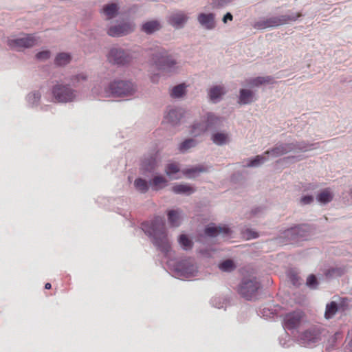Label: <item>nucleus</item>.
<instances>
[{
  "instance_id": "nucleus-43",
  "label": "nucleus",
  "mask_w": 352,
  "mask_h": 352,
  "mask_svg": "<svg viewBox=\"0 0 352 352\" xmlns=\"http://www.w3.org/2000/svg\"><path fill=\"white\" fill-rule=\"evenodd\" d=\"M51 52L49 50H43L36 54V58L40 61H45L50 58Z\"/></svg>"
},
{
  "instance_id": "nucleus-4",
  "label": "nucleus",
  "mask_w": 352,
  "mask_h": 352,
  "mask_svg": "<svg viewBox=\"0 0 352 352\" xmlns=\"http://www.w3.org/2000/svg\"><path fill=\"white\" fill-rule=\"evenodd\" d=\"M140 52L139 48L124 49L116 45L112 47L107 55V60L117 67L129 65L134 58H138Z\"/></svg>"
},
{
  "instance_id": "nucleus-27",
  "label": "nucleus",
  "mask_w": 352,
  "mask_h": 352,
  "mask_svg": "<svg viewBox=\"0 0 352 352\" xmlns=\"http://www.w3.org/2000/svg\"><path fill=\"white\" fill-rule=\"evenodd\" d=\"M72 60V56L67 52H60L56 54L54 63L56 67H65Z\"/></svg>"
},
{
  "instance_id": "nucleus-31",
  "label": "nucleus",
  "mask_w": 352,
  "mask_h": 352,
  "mask_svg": "<svg viewBox=\"0 0 352 352\" xmlns=\"http://www.w3.org/2000/svg\"><path fill=\"white\" fill-rule=\"evenodd\" d=\"M173 192L178 195H190L195 192V189L188 184H177L173 188Z\"/></svg>"
},
{
  "instance_id": "nucleus-55",
  "label": "nucleus",
  "mask_w": 352,
  "mask_h": 352,
  "mask_svg": "<svg viewBox=\"0 0 352 352\" xmlns=\"http://www.w3.org/2000/svg\"><path fill=\"white\" fill-rule=\"evenodd\" d=\"M48 107L47 105H44V106H41L40 109L42 111H45L47 109V108Z\"/></svg>"
},
{
  "instance_id": "nucleus-11",
  "label": "nucleus",
  "mask_w": 352,
  "mask_h": 352,
  "mask_svg": "<svg viewBox=\"0 0 352 352\" xmlns=\"http://www.w3.org/2000/svg\"><path fill=\"white\" fill-rule=\"evenodd\" d=\"M208 131L211 133L222 129L224 126L225 120L213 113H208L204 118Z\"/></svg>"
},
{
  "instance_id": "nucleus-23",
  "label": "nucleus",
  "mask_w": 352,
  "mask_h": 352,
  "mask_svg": "<svg viewBox=\"0 0 352 352\" xmlns=\"http://www.w3.org/2000/svg\"><path fill=\"white\" fill-rule=\"evenodd\" d=\"M224 87L221 85H215L208 90V96L210 100L214 102H218L221 96L225 94Z\"/></svg>"
},
{
  "instance_id": "nucleus-9",
  "label": "nucleus",
  "mask_w": 352,
  "mask_h": 352,
  "mask_svg": "<svg viewBox=\"0 0 352 352\" xmlns=\"http://www.w3.org/2000/svg\"><path fill=\"white\" fill-rule=\"evenodd\" d=\"M135 25L131 21H122L107 28V34L111 37H122L135 30Z\"/></svg>"
},
{
  "instance_id": "nucleus-37",
  "label": "nucleus",
  "mask_w": 352,
  "mask_h": 352,
  "mask_svg": "<svg viewBox=\"0 0 352 352\" xmlns=\"http://www.w3.org/2000/svg\"><path fill=\"white\" fill-rule=\"evenodd\" d=\"M339 309V305L335 302L331 301L330 303H328L326 305V309L324 312V316L327 319H330L333 318L336 312Z\"/></svg>"
},
{
  "instance_id": "nucleus-22",
  "label": "nucleus",
  "mask_w": 352,
  "mask_h": 352,
  "mask_svg": "<svg viewBox=\"0 0 352 352\" xmlns=\"http://www.w3.org/2000/svg\"><path fill=\"white\" fill-rule=\"evenodd\" d=\"M162 25L157 20H151L142 23L141 26V31L146 34H152L154 32L160 30Z\"/></svg>"
},
{
  "instance_id": "nucleus-5",
  "label": "nucleus",
  "mask_w": 352,
  "mask_h": 352,
  "mask_svg": "<svg viewBox=\"0 0 352 352\" xmlns=\"http://www.w3.org/2000/svg\"><path fill=\"white\" fill-rule=\"evenodd\" d=\"M314 146L315 144H308L303 141L278 143L273 148L265 151L264 155H271L272 157H278L289 153L297 154L298 153L311 151L316 148Z\"/></svg>"
},
{
  "instance_id": "nucleus-10",
  "label": "nucleus",
  "mask_w": 352,
  "mask_h": 352,
  "mask_svg": "<svg viewBox=\"0 0 352 352\" xmlns=\"http://www.w3.org/2000/svg\"><path fill=\"white\" fill-rule=\"evenodd\" d=\"M7 43L12 49L30 48L37 43L36 37L32 34H23L19 37H12L8 39Z\"/></svg>"
},
{
  "instance_id": "nucleus-29",
  "label": "nucleus",
  "mask_w": 352,
  "mask_h": 352,
  "mask_svg": "<svg viewBox=\"0 0 352 352\" xmlns=\"http://www.w3.org/2000/svg\"><path fill=\"white\" fill-rule=\"evenodd\" d=\"M149 184L153 190H159L166 186L167 180L162 175H156L149 181Z\"/></svg>"
},
{
  "instance_id": "nucleus-26",
  "label": "nucleus",
  "mask_w": 352,
  "mask_h": 352,
  "mask_svg": "<svg viewBox=\"0 0 352 352\" xmlns=\"http://www.w3.org/2000/svg\"><path fill=\"white\" fill-rule=\"evenodd\" d=\"M272 80L271 76H258L246 80V83L250 87H258L263 84L271 83Z\"/></svg>"
},
{
  "instance_id": "nucleus-21",
  "label": "nucleus",
  "mask_w": 352,
  "mask_h": 352,
  "mask_svg": "<svg viewBox=\"0 0 352 352\" xmlns=\"http://www.w3.org/2000/svg\"><path fill=\"white\" fill-rule=\"evenodd\" d=\"M184 114V110L182 108H170L166 116V119L172 125H177Z\"/></svg>"
},
{
  "instance_id": "nucleus-36",
  "label": "nucleus",
  "mask_w": 352,
  "mask_h": 352,
  "mask_svg": "<svg viewBox=\"0 0 352 352\" xmlns=\"http://www.w3.org/2000/svg\"><path fill=\"white\" fill-rule=\"evenodd\" d=\"M197 141L193 138H188L183 141L178 146L180 153H185L189 149L195 147L197 145Z\"/></svg>"
},
{
  "instance_id": "nucleus-1",
  "label": "nucleus",
  "mask_w": 352,
  "mask_h": 352,
  "mask_svg": "<svg viewBox=\"0 0 352 352\" xmlns=\"http://www.w3.org/2000/svg\"><path fill=\"white\" fill-rule=\"evenodd\" d=\"M141 229L167 259V268L174 277L184 280L197 276V267L193 259L188 258L177 260L174 258L163 217H155L151 221L143 222Z\"/></svg>"
},
{
  "instance_id": "nucleus-34",
  "label": "nucleus",
  "mask_w": 352,
  "mask_h": 352,
  "mask_svg": "<svg viewBox=\"0 0 352 352\" xmlns=\"http://www.w3.org/2000/svg\"><path fill=\"white\" fill-rule=\"evenodd\" d=\"M267 160L268 159L264 155H258L254 158L247 159L246 164L244 165V166L258 167Z\"/></svg>"
},
{
  "instance_id": "nucleus-16",
  "label": "nucleus",
  "mask_w": 352,
  "mask_h": 352,
  "mask_svg": "<svg viewBox=\"0 0 352 352\" xmlns=\"http://www.w3.org/2000/svg\"><path fill=\"white\" fill-rule=\"evenodd\" d=\"M211 141L217 146H223L231 141V134L228 130L221 129L211 133Z\"/></svg>"
},
{
  "instance_id": "nucleus-50",
  "label": "nucleus",
  "mask_w": 352,
  "mask_h": 352,
  "mask_svg": "<svg viewBox=\"0 0 352 352\" xmlns=\"http://www.w3.org/2000/svg\"><path fill=\"white\" fill-rule=\"evenodd\" d=\"M233 20V16L230 12H227L222 19L223 23H227L228 21H231Z\"/></svg>"
},
{
  "instance_id": "nucleus-54",
  "label": "nucleus",
  "mask_w": 352,
  "mask_h": 352,
  "mask_svg": "<svg viewBox=\"0 0 352 352\" xmlns=\"http://www.w3.org/2000/svg\"><path fill=\"white\" fill-rule=\"evenodd\" d=\"M52 287V285L49 283H47L45 285V288L46 289H50V288Z\"/></svg>"
},
{
  "instance_id": "nucleus-14",
  "label": "nucleus",
  "mask_w": 352,
  "mask_h": 352,
  "mask_svg": "<svg viewBox=\"0 0 352 352\" xmlns=\"http://www.w3.org/2000/svg\"><path fill=\"white\" fill-rule=\"evenodd\" d=\"M189 17L183 11H176L170 14L168 17V23L176 29H182L187 23Z\"/></svg>"
},
{
  "instance_id": "nucleus-8",
  "label": "nucleus",
  "mask_w": 352,
  "mask_h": 352,
  "mask_svg": "<svg viewBox=\"0 0 352 352\" xmlns=\"http://www.w3.org/2000/svg\"><path fill=\"white\" fill-rule=\"evenodd\" d=\"M260 287L259 283L255 278H244L238 287L239 294L248 300H254Z\"/></svg>"
},
{
  "instance_id": "nucleus-25",
  "label": "nucleus",
  "mask_w": 352,
  "mask_h": 352,
  "mask_svg": "<svg viewBox=\"0 0 352 352\" xmlns=\"http://www.w3.org/2000/svg\"><path fill=\"white\" fill-rule=\"evenodd\" d=\"M119 7L118 4L111 3L106 4L102 8V13L105 16L106 20H110L116 17L118 13Z\"/></svg>"
},
{
  "instance_id": "nucleus-18",
  "label": "nucleus",
  "mask_w": 352,
  "mask_h": 352,
  "mask_svg": "<svg viewBox=\"0 0 352 352\" xmlns=\"http://www.w3.org/2000/svg\"><path fill=\"white\" fill-rule=\"evenodd\" d=\"M42 91L40 89H34L30 91L25 97L27 107L38 109L41 105Z\"/></svg>"
},
{
  "instance_id": "nucleus-3",
  "label": "nucleus",
  "mask_w": 352,
  "mask_h": 352,
  "mask_svg": "<svg viewBox=\"0 0 352 352\" xmlns=\"http://www.w3.org/2000/svg\"><path fill=\"white\" fill-rule=\"evenodd\" d=\"M145 52L160 70L170 72L174 69L175 60L160 45L151 44L145 49Z\"/></svg>"
},
{
  "instance_id": "nucleus-12",
  "label": "nucleus",
  "mask_w": 352,
  "mask_h": 352,
  "mask_svg": "<svg viewBox=\"0 0 352 352\" xmlns=\"http://www.w3.org/2000/svg\"><path fill=\"white\" fill-rule=\"evenodd\" d=\"M302 312L300 311H296L287 314L284 318L283 327L285 330H289L293 331L300 324L302 318Z\"/></svg>"
},
{
  "instance_id": "nucleus-39",
  "label": "nucleus",
  "mask_w": 352,
  "mask_h": 352,
  "mask_svg": "<svg viewBox=\"0 0 352 352\" xmlns=\"http://www.w3.org/2000/svg\"><path fill=\"white\" fill-rule=\"evenodd\" d=\"M219 269L223 272H230L236 267L234 262L230 259H227L219 263Z\"/></svg>"
},
{
  "instance_id": "nucleus-7",
  "label": "nucleus",
  "mask_w": 352,
  "mask_h": 352,
  "mask_svg": "<svg viewBox=\"0 0 352 352\" xmlns=\"http://www.w3.org/2000/svg\"><path fill=\"white\" fill-rule=\"evenodd\" d=\"M322 330L320 327H312L301 333L298 343L304 347H314L321 341Z\"/></svg>"
},
{
  "instance_id": "nucleus-45",
  "label": "nucleus",
  "mask_w": 352,
  "mask_h": 352,
  "mask_svg": "<svg viewBox=\"0 0 352 352\" xmlns=\"http://www.w3.org/2000/svg\"><path fill=\"white\" fill-rule=\"evenodd\" d=\"M210 303L212 306L217 307L218 309H221L224 307L225 302L220 297H214L211 299Z\"/></svg>"
},
{
  "instance_id": "nucleus-44",
  "label": "nucleus",
  "mask_w": 352,
  "mask_h": 352,
  "mask_svg": "<svg viewBox=\"0 0 352 352\" xmlns=\"http://www.w3.org/2000/svg\"><path fill=\"white\" fill-rule=\"evenodd\" d=\"M306 285L311 289H316L318 285V280L316 276L310 274L307 278Z\"/></svg>"
},
{
  "instance_id": "nucleus-20",
  "label": "nucleus",
  "mask_w": 352,
  "mask_h": 352,
  "mask_svg": "<svg viewBox=\"0 0 352 352\" xmlns=\"http://www.w3.org/2000/svg\"><path fill=\"white\" fill-rule=\"evenodd\" d=\"M257 100L255 93L248 89H241L238 98V103L241 105L250 104Z\"/></svg>"
},
{
  "instance_id": "nucleus-49",
  "label": "nucleus",
  "mask_w": 352,
  "mask_h": 352,
  "mask_svg": "<svg viewBox=\"0 0 352 352\" xmlns=\"http://www.w3.org/2000/svg\"><path fill=\"white\" fill-rule=\"evenodd\" d=\"M285 338H280V339H279L280 344L283 347H288L289 346V344H288V342L289 341V337L286 333H285Z\"/></svg>"
},
{
  "instance_id": "nucleus-48",
  "label": "nucleus",
  "mask_w": 352,
  "mask_h": 352,
  "mask_svg": "<svg viewBox=\"0 0 352 352\" xmlns=\"http://www.w3.org/2000/svg\"><path fill=\"white\" fill-rule=\"evenodd\" d=\"M314 201V197L312 195H305L300 199V202L303 205L310 204Z\"/></svg>"
},
{
  "instance_id": "nucleus-53",
  "label": "nucleus",
  "mask_w": 352,
  "mask_h": 352,
  "mask_svg": "<svg viewBox=\"0 0 352 352\" xmlns=\"http://www.w3.org/2000/svg\"><path fill=\"white\" fill-rule=\"evenodd\" d=\"M292 283L294 285H298V277L296 276H293L292 277Z\"/></svg>"
},
{
  "instance_id": "nucleus-13",
  "label": "nucleus",
  "mask_w": 352,
  "mask_h": 352,
  "mask_svg": "<svg viewBox=\"0 0 352 352\" xmlns=\"http://www.w3.org/2000/svg\"><path fill=\"white\" fill-rule=\"evenodd\" d=\"M284 22L285 21L281 19V15L274 16L255 22L254 27L258 30H263L284 25Z\"/></svg>"
},
{
  "instance_id": "nucleus-15",
  "label": "nucleus",
  "mask_w": 352,
  "mask_h": 352,
  "mask_svg": "<svg viewBox=\"0 0 352 352\" xmlns=\"http://www.w3.org/2000/svg\"><path fill=\"white\" fill-rule=\"evenodd\" d=\"M205 234L210 237L221 236L227 238L230 236L231 231L230 228L226 226H216L214 225H208L204 230Z\"/></svg>"
},
{
  "instance_id": "nucleus-6",
  "label": "nucleus",
  "mask_w": 352,
  "mask_h": 352,
  "mask_svg": "<svg viewBox=\"0 0 352 352\" xmlns=\"http://www.w3.org/2000/svg\"><path fill=\"white\" fill-rule=\"evenodd\" d=\"M110 96L131 97L138 91L137 85L130 80L117 78L109 83Z\"/></svg>"
},
{
  "instance_id": "nucleus-42",
  "label": "nucleus",
  "mask_w": 352,
  "mask_h": 352,
  "mask_svg": "<svg viewBox=\"0 0 352 352\" xmlns=\"http://www.w3.org/2000/svg\"><path fill=\"white\" fill-rule=\"evenodd\" d=\"M179 170V168L178 166L176 164L172 163V164H168L166 166L165 172L168 176L172 177L173 176V175L178 173Z\"/></svg>"
},
{
  "instance_id": "nucleus-28",
  "label": "nucleus",
  "mask_w": 352,
  "mask_h": 352,
  "mask_svg": "<svg viewBox=\"0 0 352 352\" xmlns=\"http://www.w3.org/2000/svg\"><path fill=\"white\" fill-rule=\"evenodd\" d=\"M208 131L205 120L194 123L190 130V134L194 137H198Z\"/></svg>"
},
{
  "instance_id": "nucleus-2",
  "label": "nucleus",
  "mask_w": 352,
  "mask_h": 352,
  "mask_svg": "<svg viewBox=\"0 0 352 352\" xmlns=\"http://www.w3.org/2000/svg\"><path fill=\"white\" fill-rule=\"evenodd\" d=\"M51 101L55 103L67 104L79 99L78 91L63 80H56L50 89Z\"/></svg>"
},
{
  "instance_id": "nucleus-24",
  "label": "nucleus",
  "mask_w": 352,
  "mask_h": 352,
  "mask_svg": "<svg viewBox=\"0 0 352 352\" xmlns=\"http://www.w3.org/2000/svg\"><path fill=\"white\" fill-rule=\"evenodd\" d=\"M208 169L205 166L198 165L183 170V173L186 177L191 179L198 176L201 173L208 172Z\"/></svg>"
},
{
  "instance_id": "nucleus-33",
  "label": "nucleus",
  "mask_w": 352,
  "mask_h": 352,
  "mask_svg": "<svg viewBox=\"0 0 352 352\" xmlns=\"http://www.w3.org/2000/svg\"><path fill=\"white\" fill-rule=\"evenodd\" d=\"M186 87L185 83H181L174 86L170 92V96L173 98H181L186 94Z\"/></svg>"
},
{
  "instance_id": "nucleus-38",
  "label": "nucleus",
  "mask_w": 352,
  "mask_h": 352,
  "mask_svg": "<svg viewBox=\"0 0 352 352\" xmlns=\"http://www.w3.org/2000/svg\"><path fill=\"white\" fill-rule=\"evenodd\" d=\"M316 199L320 204H326L331 201L333 199V195L329 190L325 189L317 195Z\"/></svg>"
},
{
  "instance_id": "nucleus-47",
  "label": "nucleus",
  "mask_w": 352,
  "mask_h": 352,
  "mask_svg": "<svg viewBox=\"0 0 352 352\" xmlns=\"http://www.w3.org/2000/svg\"><path fill=\"white\" fill-rule=\"evenodd\" d=\"M232 0H212V3L215 8H221L226 6Z\"/></svg>"
},
{
  "instance_id": "nucleus-17",
  "label": "nucleus",
  "mask_w": 352,
  "mask_h": 352,
  "mask_svg": "<svg viewBox=\"0 0 352 352\" xmlns=\"http://www.w3.org/2000/svg\"><path fill=\"white\" fill-rule=\"evenodd\" d=\"M197 21L206 30H212L216 27L215 14L212 12H201L197 16Z\"/></svg>"
},
{
  "instance_id": "nucleus-30",
  "label": "nucleus",
  "mask_w": 352,
  "mask_h": 352,
  "mask_svg": "<svg viewBox=\"0 0 352 352\" xmlns=\"http://www.w3.org/2000/svg\"><path fill=\"white\" fill-rule=\"evenodd\" d=\"M168 221L170 226L178 227L181 223V212L179 210H170L168 212Z\"/></svg>"
},
{
  "instance_id": "nucleus-40",
  "label": "nucleus",
  "mask_w": 352,
  "mask_h": 352,
  "mask_svg": "<svg viewBox=\"0 0 352 352\" xmlns=\"http://www.w3.org/2000/svg\"><path fill=\"white\" fill-rule=\"evenodd\" d=\"M179 243L184 250H188L192 247V242L185 234H181L179 237Z\"/></svg>"
},
{
  "instance_id": "nucleus-46",
  "label": "nucleus",
  "mask_w": 352,
  "mask_h": 352,
  "mask_svg": "<svg viewBox=\"0 0 352 352\" xmlns=\"http://www.w3.org/2000/svg\"><path fill=\"white\" fill-rule=\"evenodd\" d=\"M274 314V311L268 307H264L258 311V315L265 318H271Z\"/></svg>"
},
{
  "instance_id": "nucleus-52",
  "label": "nucleus",
  "mask_w": 352,
  "mask_h": 352,
  "mask_svg": "<svg viewBox=\"0 0 352 352\" xmlns=\"http://www.w3.org/2000/svg\"><path fill=\"white\" fill-rule=\"evenodd\" d=\"M248 234L249 238L255 239L258 236V234L252 230H248Z\"/></svg>"
},
{
  "instance_id": "nucleus-51",
  "label": "nucleus",
  "mask_w": 352,
  "mask_h": 352,
  "mask_svg": "<svg viewBox=\"0 0 352 352\" xmlns=\"http://www.w3.org/2000/svg\"><path fill=\"white\" fill-rule=\"evenodd\" d=\"M300 160H301V158H300L299 156H296V155L289 156V157L283 158L284 161H289L291 162H297Z\"/></svg>"
},
{
  "instance_id": "nucleus-32",
  "label": "nucleus",
  "mask_w": 352,
  "mask_h": 352,
  "mask_svg": "<svg viewBox=\"0 0 352 352\" xmlns=\"http://www.w3.org/2000/svg\"><path fill=\"white\" fill-rule=\"evenodd\" d=\"M87 80V76L85 74L80 73L73 75L69 78V82H67L70 85V87L75 89L76 87L81 85L84 82Z\"/></svg>"
},
{
  "instance_id": "nucleus-19",
  "label": "nucleus",
  "mask_w": 352,
  "mask_h": 352,
  "mask_svg": "<svg viewBox=\"0 0 352 352\" xmlns=\"http://www.w3.org/2000/svg\"><path fill=\"white\" fill-rule=\"evenodd\" d=\"M91 94L94 97L107 98L110 97L109 91V84H107L104 80L96 81L91 88Z\"/></svg>"
},
{
  "instance_id": "nucleus-41",
  "label": "nucleus",
  "mask_w": 352,
  "mask_h": 352,
  "mask_svg": "<svg viewBox=\"0 0 352 352\" xmlns=\"http://www.w3.org/2000/svg\"><path fill=\"white\" fill-rule=\"evenodd\" d=\"M300 16V13L291 12L286 14L281 15V19L285 21L284 24H287L290 21H296Z\"/></svg>"
},
{
  "instance_id": "nucleus-35",
  "label": "nucleus",
  "mask_w": 352,
  "mask_h": 352,
  "mask_svg": "<svg viewBox=\"0 0 352 352\" xmlns=\"http://www.w3.org/2000/svg\"><path fill=\"white\" fill-rule=\"evenodd\" d=\"M133 185L135 188L142 194L147 192L150 187L149 182L141 177L135 179Z\"/></svg>"
}]
</instances>
